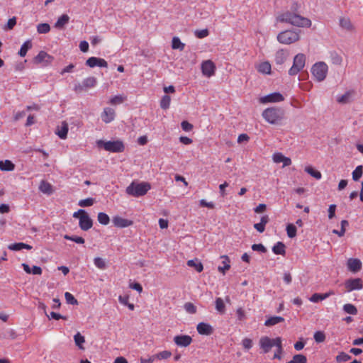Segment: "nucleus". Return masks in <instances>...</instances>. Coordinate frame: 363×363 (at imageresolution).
<instances>
[{"instance_id":"1","label":"nucleus","mask_w":363,"mask_h":363,"mask_svg":"<svg viewBox=\"0 0 363 363\" xmlns=\"http://www.w3.org/2000/svg\"><path fill=\"white\" fill-rule=\"evenodd\" d=\"M277 21L301 28H310L312 24L311 21L309 18L303 17L297 13L290 11H286L280 14L277 17Z\"/></svg>"},{"instance_id":"2","label":"nucleus","mask_w":363,"mask_h":363,"mask_svg":"<svg viewBox=\"0 0 363 363\" xmlns=\"http://www.w3.org/2000/svg\"><path fill=\"white\" fill-rule=\"evenodd\" d=\"M150 189L151 185L148 182H133L129 186H127L125 192L130 196L134 197H140L145 195Z\"/></svg>"},{"instance_id":"3","label":"nucleus","mask_w":363,"mask_h":363,"mask_svg":"<svg viewBox=\"0 0 363 363\" xmlns=\"http://www.w3.org/2000/svg\"><path fill=\"white\" fill-rule=\"evenodd\" d=\"M300 30H286L277 35V40L284 45H290L300 40Z\"/></svg>"},{"instance_id":"4","label":"nucleus","mask_w":363,"mask_h":363,"mask_svg":"<svg viewBox=\"0 0 363 363\" xmlns=\"http://www.w3.org/2000/svg\"><path fill=\"white\" fill-rule=\"evenodd\" d=\"M96 145L99 148H104L105 150L111 152H122L125 150V145L121 140L104 141L99 140L96 141Z\"/></svg>"},{"instance_id":"5","label":"nucleus","mask_w":363,"mask_h":363,"mask_svg":"<svg viewBox=\"0 0 363 363\" xmlns=\"http://www.w3.org/2000/svg\"><path fill=\"white\" fill-rule=\"evenodd\" d=\"M264 119L270 124H277L283 118V111L278 108H266L262 113Z\"/></svg>"},{"instance_id":"6","label":"nucleus","mask_w":363,"mask_h":363,"mask_svg":"<svg viewBox=\"0 0 363 363\" xmlns=\"http://www.w3.org/2000/svg\"><path fill=\"white\" fill-rule=\"evenodd\" d=\"M311 71L314 79L320 82L325 79L328 67L324 62H318L312 66Z\"/></svg>"},{"instance_id":"7","label":"nucleus","mask_w":363,"mask_h":363,"mask_svg":"<svg viewBox=\"0 0 363 363\" xmlns=\"http://www.w3.org/2000/svg\"><path fill=\"white\" fill-rule=\"evenodd\" d=\"M73 217L79 218V225L82 230L86 231L93 225V221L88 213L83 209L73 213Z\"/></svg>"},{"instance_id":"8","label":"nucleus","mask_w":363,"mask_h":363,"mask_svg":"<svg viewBox=\"0 0 363 363\" xmlns=\"http://www.w3.org/2000/svg\"><path fill=\"white\" fill-rule=\"evenodd\" d=\"M281 340L280 337L271 339L267 336L262 337L259 340V346L263 350L264 353H268L272 347H279L281 350Z\"/></svg>"},{"instance_id":"9","label":"nucleus","mask_w":363,"mask_h":363,"mask_svg":"<svg viewBox=\"0 0 363 363\" xmlns=\"http://www.w3.org/2000/svg\"><path fill=\"white\" fill-rule=\"evenodd\" d=\"M306 65V55L303 53L297 54L293 60V65L289 70V74L291 76L296 75L301 72Z\"/></svg>"},{"instance_id":"10","label":"nucleus","mask_w":363,"mask_h":363,"mask_svg":"<svg viewBox=\"0 0 363 363\" xmlns=\"http://www.w3.org/2000/svg\"><path fill=\"white\" fill-rule=\"evenodd\" d=\"M97 80L94 77H89L84 79L82 83H78L74 85V90L80 93L88 89L94 87L96 85Z\"/></svg>"},{"instance_id":"11","label":"nucleus","mask_w":363,"mask_h":363,"mask_svg":"<svg viewBox=\"0 0 363 363\" xmlns=\"http://www.w3.org/2000/svg\"><path fill=\"white\" fill-rule=\"evenodd\" d=\"M201 68L203 75L207 77L213 76L216 69L214 62L210 60L203 61L201 63Z\"/></svg>"},{"instance_id":"12","label":"nucleus","mask_w":363,"mask_h":363,"mask_svg":"<svg viewBox=\"0 0 363 363\" xmlns=\"http://www.w3.org/2000/svg\"><path fill=\"white\" fill-rule=\"evenodd\" d=\"M345 287L347 292L360 290L363 287V282L360 278L350 279L345 282Z\"/></svg>"},{"instance_id":"13","label":"nucleus","mask_w":363,"mask_h":363,"mask_svg":"<svg viewBox=\"0 0 363 363\" xmlns=\"http://www.w3.org/2000/svg\"><path fill=\"white\" fill-rule=\"evenodd\" d=\"M284 100L283 95L279 92H274L259 99L261 104L277 103Z\"/></svg>"},{"instance_id":"14","label":"nucleus","mask_w":363,"mask_h":363,"mask_svg":"<svg viewBox=\"0 0 363 363\" xmlns=\"http://www.w3.org/2000/svg\"><path fill=\"white\" fill-rule=\"evenodd\" d=\"M101 118L105 123H110L115 120L116 111L112 108L106 107L101 113Z\"/></svg>"},{"instance_id":"15","label":"nucleus","mask_w":363,"mask_h":363,"mask_svg":"<svg viewBox=\"0 0 363 363\" xmlns=\"http://www.w3.org/2000/svg\"><path fill=\"white\" fill-rule=\"evenodd\" d=\"M86 65L91 68L94 67H107L108 66V63L104 59L96 57L88 58L86 61Z\"/></svg>"},{"instance_id":"16","label":"nucleus","mask_w":363,"mask_h":363,"mask_svg":"<svg viewBox=\"0 0 363 363\" xmlns=\"http://www.w3.org/2000/svg\"><path fill=\"white\" fill-rule=\"evenodd\" d=\"M53 57L45 51H40L34 57L33 61L35 64H44L45 65L50 64Z\"/></svg>"},{"instance_id":"17","label":"nucleus","mask_w":363,"mask_h":363,"mask_svg":"<svg viewBox=\"0 0 363 363\" xmlns=\"http://www.w3.org/2000/svg\"><path fill=\"white\" fill-rule=\"evenodd\" d=\"M174 343L179 347H188L192 342V338L188 335H176L174 337Z\"/></svg>"},{"instance_id":"18","label":"nucleus","mask_w":363,"mask_h":363,"mask_svg":"<svg viewBox=\"0 0 363 363\" xmlns=\"http://www.w3.org/2000/svg\"><path fill=\"white\" fill-rule=\"evenodd\" d=\"M112 222L114 226L120 228L129 227L133 224L132 220L123 218L119 216H114L112 219Z\"/></svg>"},{"instance_id":"19","label":"nucleus","mask_w":363,"mask_h":363,"mask_svg":"<svg viewBox=\"0 0 363 363\" xmlns=\"http://www.w3.org/2000/svg\"><path fill=\"white\" fill-rule=\"evenodd\" d=\"M339 25L342 29L347 32H352L354 30V25L347 16H341L339 19Z\"/></svg>"},{"instance_id":"20","label":"nucleus","mask_w":363,"mask_h":363,"mask_svg":"<svg viewBox=\"0 0 363 363\" xmlns=\"http://www.w3.org/2000/svg\"><path fill=\"white\" fill-rule=\"evenodd\" d=\"M273 162L275 163H283V167L291 164V160L289 157H285L281 152H276L272 156Z\"/></svg>"},{"instance_id":"21","label":"nucleus","mask_w":363,"mask_h":363,"mask_svg":"<svg viewBox=\"0 0 363 363\" xmlns=\"http://www.w3.org/2000/svg\"><path fill=\"white\" fill-rule=\"evenodd\" d=\"M347 264L348 269L353 273L359 272L362 268V262L357 258H350Z\"/></svg>"},{"instance_id":"22","label":"nucleus","mask_w":363,"mask_h":363,"mask_svg":"<svg viewBox=\"0 0 363 363\" xmlns=\"http://www.w3.org/2000/svg\"><path fill=\"white\" fill-rule=\"evenodd\" d=\"M196 330L199 334L206 335H211L213 332L212 327L205 323H199L197 325Z\"/></svg>"},{"instance_id":"23","label":"nucleus","mask_w":363,"mask_h":363,"mask_svg":"<svg viewBox=\"0 0 363 363\" xmlns=\"http://www.w3.org/2000/svg\"><path fill=\"white\" fill-rule=\"evenodd\" d=\"M68 124L67 122L63 121L60 126H58L56 130V134L61 139H66L68 133Z\"/></svg>"},{"instance_id":"24","label":"nucleus","mask_w":363,"mask_h":363,"mask_svg":"<svg viewBox=\"0 0 363 363\" xmlns=\"http://www.w3.org/2000/svg\"><path fill=\"white\" fill-rule=\"evenodd\" d=\"M258 72L264 74H270L272 70L271 64L268 61L262 62L256 67Z\"/></svg>"},{"instance_id":"25","label":"nucleus","mask_w":363,"mask_h":363,"mask_svg":"<svg viewBox=\"0 0 363 363\" xmlns=\"http://www.w3.org/2000/svg\"><path fill=\"white\" fill-rule=\"evenodd\" d=\"M220 258L223 259L222 262L223 266H219L218 270L224 275L230 269V260L227 255H222Z\"/></svg>"},{"instance_id":"26","label":"nucleus","mask_w":363,"mask_h":363,"mask_svg":"<svg viewBox=\"0 0 363 363\" xmlns=\"http://www.w3.org/2000/svg\"><path fill=\"white\" fill-rule=\"evenodd\" d=\"M288 52L283 50H279L275 54V62L277 65H282L286 60Z\"/></svg>"},{"instance_id":"27","label":"nucleus","mask_w":363,"mask_h":363,"mask_svg":"<svg viewBox=\"0 0 363 363\" xmlns=\"http://www.w3.org/2000/svg\"><path fill=\"white\" fill-rule=\"evenodd\" d=\"M333 294V291H330V292L325 293V294L315 293V294H313L309 298V300H310V301H311L313 303H318L319 301L325 300V298H328L330 296H331Z\"/></svg>"},{"instance_id":"28","label":"nucleus","mask_w":363,"mask_h":363,"mask_svg":"<svg viewBox=\"0 0 363 363\" xmlns=\"http://www.w3.org/2000/svg\"><path fill=\"white\" fill-rule=\"evenodd\" d=\"M22 267H23L24 271L27 274H32L34 275H41L42 274L43 270L38 266H33L32 268H30L28 264H27L26 263H23Z\"/></svg>"},{"instance_id":"29","label":"nucleus","mask_w":363,"mask_h":363,"mask_svg":"<svg viewBox=\"0 0 363 363\" xmlns=\"http://www.w3.org/2000/svg\"><path fill=\"white\" fill-rule=\"evenodd\" d=\"M69 21V16L67 14H63L60 16L55 22L54 26L55 28L62 29Z\"/></svg>"},{"instance_id":"30","label":"nucleus","mask_w":363,"mask_h":363,"mask_svg":"<svg viewBox=\"0 0 363 363\" xmlns=\"http://www.w3.org/2000/svg\"><path fill=\"white\" fill-rule=\"evenodd\" d=\"M15 164L9 160L0 161V170L4 172H11L14 170Z\"/></svg>"},{"instance_id":"31","label":"nucleus","mask_w":363,"mask_h":363,"mask_svg":"<svg viewBox=\"0 0 363 363\" xmlns=\"http://www.w3.org/2000/svg\"><path fill=\"white\" fill-rule=\"evenodd\" d=\"M8 248L10 250H13V251H19L23 249L31 250L33 248V247L31 245H29L23 243V242H17V243H13V244L9 245L8 246Z\"/></svg>"},{"instance_id":"32","label":"nucleus","mask_w":363,"mask_h":363,"mask_svg":"<svg viewBox=\"0 0 363 363\" xmlns=\"http://www.w3.org/2000/svg\"><path fill=\"white\" fill-rule=\"evenodd\" d=\"M269 222V217L267 215L263 216L261 218L260 222L255 223L254 228L259 233H263L265 230V225Z\"/></svg>"},{"instance_id":"33","label":"nucleus","mask_w":363,"mask_h":363,"mask_svg":"<svg viewBox=\"0 0 363 363\" xmlns=\"http://www.w3.org/2000/svg\"><path fill=\"white\" fill-rule=\"evenodd\" d=\"M354 94V91H347L343 95L337 97V101L340 104H347L350 102Z\"/></svg>"},{"instance_id":"34","label":"nucleus","mask_w":363,"mask_h":363,"mask_svg":"<svg viewBox=\"0 0 363 363\" xmlns=\"http://www.w3.org/2000/svg\"><path fill=\"white\" fill-rule=\"evenodd\" d=\"M284 321V318L281 316H272L265 320L264 325L267 327L273 326Z\"/></svg>"},{"instance_id":"35","label":"nucleus","mask_w":363,"mask_h":363,"mask_svg":"<svg viewBox=\"0 0 363 363\" xmlns=\"http://www.w3.org/2000/svg\"><path fill=\"white\" fill-rule=\"evenodd\" d=\"M39 190L46 194H51L52 193V185L45 181H42L39 186Z\"/></svg>"},{"instance_id":"36","label":"nucleus","mask_w":363,"mask_h":363,"mask_svg":"<svg viewBox=\"0 0 363 363\" xmlns=\"http://www.w3.org/2000/svg\"><path fill=\"white\" fill-rule=\"evenodd\" d=\"M187 265L190 267H194L198 272H201L203 269L202 263L197 259L189 260Z\"/></svg>"},{"instance_id":"37","label":"nucleus","mask_w":363,"mask_h":363,"mask_svg":"<svg viewBox=\"0 0 363 363\" xmlns=\"http://www.w3.org/2000/svg\"><path fill=\"white\" fill-rule=\"evenodd\" d=\"M285 245L281 242H277L272 247V251L275 255H284L286 253Z\"/></svg>"},{"instance_id":"38","label":"nucleus","mask_w":363,"mask_h":363,"mask_svg":"<svg viewBox=\"0 0 363 363\" xmlns=\"http://www.w3.org/2000/svg\"><path fill=\"white\" fill-rule=\"evenodd\" d=\"M32 48V43L30 40H26L21 47L20 50L18 51V55L21 57H25L27 54V52L29 49Z\"/></svg>"},{"instance_id":"39","label":"nucleus","mask_w":363,"mask_h":363,"mask_svg":"<svg viewBox=\"0 0 363 363\" xmlns=\"http://www.w3.org/2000/svg\"><path fill=\"white\" fill-rule=\"evenodd\" d=\"M74 340L75 345L80 349L84 350L83 344L85 342V338L83 335H81L80 333H77L74 336Z\"/></svg>"},{"instance_id":"40","label":"nucleus","mask_w":363,"mask_h":363,"mask_svg":"<svg viewBox=\"0 0 363 363\" xmlns=\"http://www.w3.org/2000/svg\"><path fill=\"white\" fill-rule=\"evenodd\" d=\"M343 311L350 315H357V308L352 303H346L343 306Z\"/></svg>"},{"instance_id":"41","label":"nucleus","mask_w":363,"mask_h":363,"mask_svg":"<svg viewBox=\"0 0 363 363\" xmlns=\"http://www.w3.org/2000/svg\"><path fill=\"white\" fill-rule=\"evenodd\" d=\"M216 309L220 314H223L225 312V306L223 300L221 298H217L216 299Z\"/></svg>"},{"instance_id":"42","label":"nucleus","mask_w":363,"mask_h":363,"mask_svg":"<svg viewBox=\"0 0 363 363\" xmlns=\"http://www.w3.org/2000/svg\"><path fill=\"white\" fill-rule=\"evenodd\" d=\"M97 219L99 223L106 225L110 222L109 216L103 212H100L98 213Z\"/></svg>"},{"instance_id":"43","label":"nucleus","mask_w":363,"mask_h":363,"mask_svg":"<svg viewBox=\"0 0 363 363\" xmlns=\"http://www.w3.org/2000/svg\"><path fill=\"white\" fill-rule=\"evenodd\" d=\"M185 45L181 42L180 39L178 37H174L172 42V48L173 49H179L180 50H183L184 49Z\"/></svg>"},{"instance_id":"44","label":"nucleus","mask_w":363,"mask_h":363,"mask_svg":"<svg viewBox=\"0 0 363 363\" xmlns=\"http://www.w3.org/2000/svg\"><path fill=\"white\" fill-rule=\"evenodd\" d=\"M305 171L309 174L311 177L315 178L316 179H321V177H322V174L321 173L318 171V170H315L314 169L313 167H306L305 168Z\"/></svg>"},{"instance_id":"45","label":"nucleus","mask_w":363,"mask_h":363,"mask_svg":"<svg viewBox=\"0 0 363 363\" xmlns=\"http://www.w3.org/2000/svg\"><path fill=\"white\" fill-rule=\"evenodd\" d=\"M50 30V26L48 23H40L37 26V31L40 34H45Z\"/></svg>"},{"instance_id":"46","label":"nucleus","mask_w":363,"mask_h":363,"mask_svg":"<svg viewBox=\"0 0 363 363\" xmlns=\"http://www.w3.org/2000/svg\"><path fill=\"white\" fill-rule=\"evenodd\" d=\"M363 167L362 165L357 166L352 172V179L354 181H358L362 176Z\"/></svg>"},{"instance_id":"47","label":"nucleus","mask_w":363,"mask_h":363,"mask_svg":"<svg viewBox=\"0 0 363 363\" xmlns=\"http://www.w3.org/2000/svg\"><path fill=\"white\" fill-rule=\"evenodd\" d=\"M171 102V98L168 95H164L160 101V107L162 109H167L169 108Z\"/></svg>"},{"instance_id":"48","label":"nucleus","mask_w":363,"mask_h":363,"mask_svg":"<svg viewBox=\"0 0 363 363\" xmlns=\"http://www.w3.org/2000/svg\"><path fill=\"white\" fill-rule=\"evenodd\" d=\"M172 356V352L168 350H163L155 354L157 360L167 359Z\"/></svg>"},{"instance_id":"49","label":"nucleus","mask_w":363,"mask_h":363,"mask_svg":"<svg viewBox=\"0 0 363 363\" xmlns=\"http://www.w3.org/2000/svg\"><path fill=\"white\" fill-rule=\"evenodd\" d=\"M125 100V97L121 96V95H117L113 97H112L110 101L109 104L111 105H117L122 104Z\"/></svg>"},{"instance_id":"50","label":"nucleus","mask_w":363,"mask_h":363,"mask_svg":"<svg viewBox=\"0 0 363 363\" xmlns=\"http://www.w3.org/2000/svg\"><path fill=\"white\" fill-rule=\"evenodd\" d=\"M286 233L287 235L293 238L296 235V228L294 224H289L286 226Z\"/></svg>"},{"instance_id":"51","label":"nucleus","mask_w":363,"mask_h":363,"mask_svg":"<svg viewBox=\"0 0 363 363\" xmlns=\"http://www.w3.org/2000/svg\"><path fill=\"white\" fill-rule=\"evenodd\" d=\"M314 340L316 342H323L325 340V335L323 331H317L313 335Z\"/></svg>"},{"instance_id":"52","label":"nucleus","mask_w":363,"mask_h":363,"mask_svg":"<svg viewBox=\"0 0 363 363\" xmlns=\"http://www.w3.org/2000/svg\"><path fill=\"white\" fill-rule=\"evenodd\" d=\"M65 298L67 303L69 304H72V305H77L78 304L77 300L69 292H65Z\"/></svg>"},{"instance_id":"53","label":"nucleus","mask_w":363,"mask_h":363,"mask_svg":"<svg viewBox=\"0 0 363 363\" xmlns=\"http://www.w3.org/2000/svg\"><path fill=\"white\" fill-rule=\"evenodd\" d=\"M64 238L65 240H67L74 241V242H75L76 243H78V244H83V243H84V239L83 238L79 237V236H70V235H65L64 236Z\"/></svg>"},{"instance_id":"54","label":"nucleus","mask_w":363,"mask_h":363,"mask_svg":"<svg viewBox=\"0 0 363 363\" xmlns=\"http://www.w3.org/2000/svg\"><path fill=\"white\" fill-rule=\"evenodd\" d=\"M94 263L95 266L100 269H104L106 268L105 261L101 257L94 258Z\"/></svg>"},{"instance_id":"55","label":"nucleus","mask_w":363,"mask_h":363,"mask_svg":"<svg viewBox=\"0 0 363 363\" xmlns=\"http://www.w3.org/2000/svg\"><path fill=\"white\" fill-rule=\"evenodd\" d=\"M78 204L81 207L91 206L94 204V199L87 198L86 199L80 200Z\"/></svg>"},{"instance_id":"56","label":"nucleus","mask_w":363,"mask_h":363,"mask_svg":"<svg viewBox=\"0 0 363 363\" xmlns=\"http://www.w3.org/2000/svg\"><path fill=\"white\" fill-rule=\"evenodd\" d=\"M350 359H351V356H350L349 354H347L345 352H340L336 357V361L338 362H347V361H349Z\"/></svg>"},{"instance_id":"57","label":"nucleus","mask_w":363,"mask_h":363,"mask_svg":"<svg viewBox=\"0 0 363 363\" xmlns=\"http://www.w3.org/2000/svg\"><path fill=\"white\" fill-rule=\"evenodd\" d=\"M184 309L186 310V312L191 314L196 313V306L192 303L190 302L186 303L184 304Z\"/></svg>"},{"instance_id":"58","label":"nucleus","mask_w":363,"mask_h":363,"mask_svg":"<svg viewBox=\"0 0 363 363\" xmlns=\"http://www.w3.org/2000/svg\"><path fill=\"white\" fill-rule=\"evenodd\" d=\"M236 315L238 319L240 321L244 320L246 318L245 311L242 307H240L236 310Z\"/></svg>"},{"instance_id":"59","label":"nucleus","mask_w":363,"mask_h":363,"mask_svg":"<svg viewBox=\"0 0 363 363\" xmlns=\"http://www.w3.org/2000/svg\"><path fill=\"white\" fill-rule=\"evenodd\" d=\"M252 250L262 253H265L267 252L266 247L262 244H253L252 245Z\"/></svg>"},{"instance_id":"60","label":"nucleus","mask_w":363,"mask_h":363,"mask_svg":"<svg viewBox=\"0 0 363 363\" xmlns=\"http://www.w3.org/2000/svg\"><path fill=\"white\" fill-rule=\"evenodd\" d=\"M242 344L244 348L246 350H250L253 345L252 340L247 337L242 340Z\"/></svg>"},{"instance_id":"61","label":"nucleus","mask_w":363,"mask_h":363,"mask_svg":"<svg viewBox=\"0 0 363 363\" xmlns=\"http://www.w3.org/2000/svg\"><path fill=\"white\" fill-rule=\"evenodd\" d=\"M208 34H209V33H208V30L207 29H203V30H196L195 32V35L198 38H203L208 36Z\"/></svg>"},{"instance_id":"62","label":"nucleus","mask_w":363,"mask_h":363,"mask_svg":"<svg viewBox=\"0 0 363 363\" xmlns=\"http://www.w3.org/2000/svg\"><path fill=\"white\" fill-rule=\"evenodd\" d=\"M181 127L184 131H191L193 129V125L186 121L182 122Z\"/></svg>"},{"instance_id":"63","label":"nucleus","mask_w":363,"mask_h":363,"mask_svg":"<svg viewBox=\"0 0 363 363\" xmlns=\"http://www.w3.org/2000/svg\"><path fill=\"white\" fill-rule=\"evenodd\" d=\"M155 360H157L155 354H153L148 357H141L140 359V363H153Z\"/></svg>"},{"instance_id":"64","label":"nucleus","mask_w":363,"mask_h":363,"mask_svg":"<svg viewBox=\"0 0 363 363\" xmlns=\"http://www.w3.org/2000/svg\"><path fill=\"white\" fill-rule=\"evenodd\" d=\"M336 205L331 204L328 208V218L333 219L335 216Z\"/></svg>"}]
</instances>
